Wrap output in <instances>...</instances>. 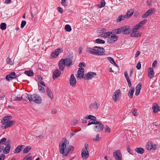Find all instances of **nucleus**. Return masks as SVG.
<instances>
[{
    "mask_svg": "<svg viewBox=\"0 0 160 160\" xmlns=\"http://www.w3.org/2000/svg\"><path fill=\"white\" fill-rule=\"evenodd\" d=\"M136 68L138 69H140L141 68V64L140 62H139L137 64L136 66Z\"/></svg>",
    "mask_w": 160,
    "mask_h": 160,
    "instance_id": "obj_62",
    "label": "nucleus"
},
{
    "mask_svg": "<svg viewBox=\"0 0 160 160\" xmlns=\"http://www.w3.org/2000/svg\"><path fill=\"white\" fill-rule=\"evenodd\" d=\"M135 151L138 153L142 154L144 152V149L141 147L137 148L135 149Z\"/></svg>",
    "mask_w": 160,
    "mask_h": 160,
    "instance_id": "obj_27",
    "label": "nucleus"
},
{
    "mask_svg": "<svg viewBox=\"0 0 160 160\" xmlns=\"http://www.w3.org/2000/svg\"><path fill=\"white\" fill-rule=\"evenodd\" d=\"M96 75L97 74L96 72H88L86 75V77H84V79L86 80L91 79Z\"/></svg>",
    "mask_w": 160,
    "mask_h": 160,
    "instance_id": "obj_13",
    "label": "nucleus"
},
{
    "mask_svg": "<svg viewBox=\"0 0 160 160\" xmlns=\"http://www.w3.org/2000/svg\"><path fill=\"white\" fill-rule=\"evenodd\" d=\"M152 109L154 113H157L160 111L158 105L156 103H154L152 107Z\"/></svg>",
    "mask_w": 160,
    "mask_h": 160,
    "instance_id": "obj_22",
    "label": "nucleus"
},
{
    "mask_svg": "<svg viewBox=\"0 0 160 160\" xmlns=\"http://www.w3.org/2000/svg\"><path fill=\"white\" fill-rule=\"evenodd\" d=\"M127 151L130 154H131L132 155H133V152L132 151V150L129 148V146H128L127 148Z\"/></svg>",
    "mask_w": 160,
    "mask_h": 160,
    "instance_id": "obj_61",
    "label": "nucleus"
},
{
    "mask_svg": "<svg viewBox=\"0 0 160 160\" xmlns=\"http://www.w3.org/2000/svg\"><path fill=\"white\" fill-rule=\"evenodd\" d=\"M122 33L123 34H129L131 32V28L129 26H127L122 27Z\"/></svg>",
    "mask_w": 160,
    "mask_h": 160,
    "instance_id": "obj_12",
    "label": "nucleus"
},
{
    "mask_svg": "<svg viewBox=\"0 0 160 160\" xmlns=\"http://www.w3.org/2000/svg\"><path fill=\"white\" fill-rule=\"evenodd\" d=\"M124 75L126 79V80L127 81L128 85L129 87H130L131 86V82L130 81V79H129V77L128 75V73L127 72L125 71L124 73Z\"/></svg>",
    "mask_w": 160,
    "mask_h": 160,
    "instance_id": "obj_24",
    "label": "nucleus"
},
{
    "mask_svg": "<svg viewBox=\"0 0 160 160\" xmlns=\"http://www.w3.org/2000/svg\"><path fill=\"white\" fill-rule=\"evenodd\" d=\"M105 132H110L111 131L110 128L108 127L107 125L105 126Z\"/></svg>",
    "mask_w": 160,
    "mask_h": 160,
    "instance_id": "obj_52",
    "label": "nucleus"
},
{
    "mask_svg": "<svg viewBox=\"0 0 160 160\" xmlns=\"http://www.w3.org/2000/svg\"><path fill=\"white\" fill-rule=\"evenodd\" d=\"M112 33V32H105L101 34L100 36L104 37L105 38H107L109 37L110 35Z\"/></svg>",
    "mask_w": 160,
    "mask_h": 160,
    "instance_id": "obj_29",
    "label": "nucleus"
},
{
    "mask_svg": "<svg viewBox=\"0 0 160 160\" xmlns=\"http://www.w3.org/2000/svg\"><path fill=\"white\" fill-rule=\"evenodd\" d=\"M89 156V153L88 150L85 149H82V158H87Z\"/></svg>",
    "mask_w": 160,
    "mask_h": 160,
    "instance_id": "obj_19",
    "label": "nucleus"
},
{
    "mask_svg": "<svg viewBox=\"0 0 160 160\" xmlns=\"http://www.w3.org/2000/svg\"><path fill=\"white\" fill-rule=\"evenodd\" d=\"M68 143V141L65 139L62 143H60L59 145L60 153L66 156L70 153L71 151H73L74 149V147L72 146H70L69 147H68L67 145Z\"/></svg>",
    "mask_w": 160,
    "mask_h": 160,
    "instance_id": "obj_1",
    "label": "nucleus"
},
{
    "mask_svg": "<svg viewBox=\"0 0 160 160\" xmlns=\"http://www.w3.org/2000/svg\"><path fill=\"white\" fill-rule=\"evenodd\" d=\"M137 111V110L136 109H134L132 112L133 114L135 116H137L138 115Z\"/></svg>",
    "mask_w": 160,
    "mask_h": 160,
    "instance_id": "obj_58",
    "label": "nucleus"
},
{
    "mask_svg": "<svg viewBox=\"0 0 160 160\" xmlns=\"http://www.w3.org/2000/svg\"><path fill=\"white\" fill-rule=\"evenodd\" d=\"M6 24L5 23H2L0 25V28L2 30H4L6 28Z\"/></svg>",
    "mask_w": 160,
    "mask_h": 160,
    "instance_id": "obj_46",
    "label": "nucleus"
},
{
    "mask_svg": "<svg viewBox=\"0 0 160 160\" xmlns=\"http://www.w3.org/2000/svg\"><path fill=\"white\" fill-rule=\"evenodd\" d=\"M146 146L147 149L149 150L152 149L155 150L157 147V146L156 144H154L153 145L152 143L151 142H148Z\"/></svg>",
    "mask_w": 160,
    "mask_h": 160,
    "instance_id": "obj_14",
    "label": "nucleus"
},
{
    "mask_svg": "<svg viewBox=\"0 0 160 160\" xmlns=\"http://www.w3.org/2000/svg\"><path fill=\"white\" fill-rule=\"evenodd\" d=\"M73 57L72 55H68L66 58L63 59L66 66L69 67L72 65Z\"/></svg>",
    "mask_w": 160,
    "mask_h": 160,
    "instance_id": "obj_6",
    "label": "nucleus"
},
{
    "mask_svg": "<svg viewBox=\"0 0 160 160\" xmlns=\"http://www.w3.org/2000/svg\"><path fill=\"white\" fill-rule=\"evenodd\" d=\"M46 91L48 96L51 99H52L53 98V95L51 90L48 88H47Z\"/></svg>",
    "mask_w": 160,
    "mask_h": 160,
    "instance_id": "obj_32",
    "label": "nucleus"
},
{
    "mask_svg": "<svg viewBox=\"0 0 160 160\" xmlns=\"http://www.w3.org/2000/svg\"><path fill=\"white\" fill-rule=\"evenodd\" d=\"M154 72H153V70L152 68H149L148 77L151 79L153 78L154 76Z\"/></svg>",
    "mask_w": 160,
    "mask_h": 160,
    "instance_id": "obj_23",
    "label": "nucleus"
},
{
    "mask_svg": "<svg viewBox=\"0 0 160 160\" xmlns=\"http://www.w3.org/2000/svg\"><path fill=\"white\" fill-rule=\"evenodd\" d=\"M84 68H79L78 72V78H84Z\"/></svg>",
    "mask_w": 160,
    "mask_h": 160,
    "instance_id": "obj_16",
    "label": "nucleus"
},
{
    "mask_svg": "<svg viewBox=\"0 0 160 160\" xmlns=\"http://www.w3.org/2000/svg\"><path fill=\"white\" fill-rule=\"evenodd\" d=\"M31 149V147L29 146H28L23 150V152L25 153H28Z\"/></svg>",
    "mask_w": 160,
    "mask_h": 160,
    "instance_id": "obj_40",
    "label": "nucleus"
},
{
    "mask_svg": "<svg viewBox=\"0 0 160 160\" xmlns=\"http://www.w3.org/2000/svg\"><path fill=\"white\" fill-rule=\"evenodd\" d=\"M122 29H123V28L121 27L117 29H114L112 31V32L114 34H120L122 32Z\"/></svg>",
    "mask_w": 160,
    "mask_h": 160,
    "instance_id": "obj_26",
    "label": "nucleus"
},
{
    "mask_svg": "<svg viewBox=\"0 0 160 160\" xmlns=\"http://www.w3.org/2000/svg\"><path fill=\"white\" fill-rule=\"evenodd\" d=\"M5 155L4 154H2L0 155V160H4L5 158Z\"/></svg>",
    "mask_w": 160,
    "mask_h": 160,
    "instance_id": "obj_60",
    "label": "nucleus"
},
{
    "mask_svg": "<svg viewBox=\"0 0 160 160\" xmlns=\"http://www.w3.org/2000/svg\"><path fill=\"white\" fill-rule=\"evenodd\" d=\"M26 98L28 99L29 101L31 102H34L36 103L39 104L41 102V99L40 97L38 95L36 94H33L32 95L28 94L26 93Z\"/></svg>",
    "mask_w": 160,
    "mask_h": 160,
    "instance_id": "obj_3",
    "label": "nucleus"
},
{
    "mask_svg": "<svg viewBox=\"0 0 160 160\" xmlns=\"http://www.w3.org/2000/svg\"><path fill=\"white\" fill-rule=\"evenodd\" d=\"M24 146L23 145H19L14 149L13 152L15 153H19L22 150V148Z\"/></svg>",
    "mask_w": 160,
    "mask_h": 160,
    "instance_id": "obj_25",
    "label": "nucleus"
},
{
    "mask_svg": "<svg viewBox=\"0 0 160 160\" xmlns=\"http://www.w3.org/2000/svg\"><path fill=\"white\" fill-rule=\"evenodd\" d=\"M134 92V88L133 87H131L128 93V95L132 98L133 97V93Z\"/></svg>",
    "mask_w": 160,
    "mask_h": 160,
    "instance_id": "obj_34",
    "label": "nucleus"
},
{
    "mask_svg": "<svg viewBox=\"0 0 160 160\" xmlns=\"http://www.w3.org/2000/svg\"><path fill=\"white\" fill-rule=\"evenodd\" d=\"M78 122V120L75 119H74L73 120L72 125V126H75V125Z\"/></svg>",
    "mask_w": 160,
    "mask_h": 160,
    "instance_id": "obj_53",
    "label": "nucleus"
},
{
    "mask_svg": "<svg viewBox=\"0 0 160 160\" xmlns=\"http://www.w3.org/2000/svg\"><path fill=\"white\" fill-rule=\"evenodd\" d=\"M1 122L2 123V128L4 129H6L13 125L15 124V122L14 121L9 120L8 121Z\"/></svg>",
    "mask_w": 160,
    "mask_h": 160,
    "instance_id": "obj_4",
    "label": "nucleus"
},
{
    "mask_svg": "<svg viewBox=\"0 0 160 160\" xmlns=\"http://www.w3.org/2000/svg\"><path fill=\"white\" fill-rule=\"evenodd\" d=\"M6 62L9 65H12L13 64V62L9 58H7Z\"/></svg>",
    "mask_w": 160,
    "mask_h": 160,
    "instance_id": "obj_48",
    "label": "nucleus"
},
{
    "mask_svg": "<svg viewBox=\"0 0 160 160\" xmlns=\"http://www.w3.org/2000/svg\"><path fill=\"white\" fill-rule=\"evenodd\" d=\"M70 84L72 86L74 87L75 86L76 83V80L74 77V75L73 74H72L71 75L70 80Z\"/></svg>",
    "mask_w": 160,
    "mask_h": 160,
    "instance_id": "obj_15",
    "label": "nucleus"
},
{
    "mask_svg": "<svg viewBox=\"0 0 160 160\" xmlns=\"http://www.w3.org/2000/svg\"><path fill=\"white\" fill-rule=\"evenodd\" d=\"M57 9L58 12L61 14H62L63 12V10L62 8L60 7H58L57 8Z\"/></svg>",
    "mask_w": 160,
    "mask_h": 160,
    "instance_id": "obj_59",
    "label": "nucleus"
},
{
    "mask_svg": "<svg viewBox=\"0 0 160 160\" xmlns=\"http://www.w3.org/2000/svg\"><path fill=\"white\" fill-rule=\"evenodd\" d=\"M17 76L14 72H12L9 75H7L6 77V80L8 81H10L13 79L16 78Z\"/></svg>",
    "mask_w": 160,
    "mask_h": 160,
    "instance_id": "obj_9",
    "label": "nucleus"
},
{
    "mask_svg": "<svg viewBox=\"0 0 160 160\" xmlns=\"http://www.w3.org/2000/svg\"><path fill=\"white\" fill-rule=\"evenodd\" d=\"M147 5L148 6H152V0H149L147 2Z\"/></svg>",
    "mask_w": 160,
    "mask_h": 160,
    "instance_id": "obj_55",
    "label": "nucleus"
},
{
    "mask_svg": "<svg viewBox=\"0 0 160 160\" xmlns=\"http://www.w3.org/2000/svg\"><path fill=\"white\" fill-rule=\"evenodd\" d=\"M61 3L62 5L65 8L68 6L67 0H62Z\"/></svg>",
    "mask_w": 160,
    "mask_h": 160,
    "instance_id": "obj_43",
    "label": "nucleus"
},
{
    "mask_svg": "<svg viewBox=\"0 0 160 160\" xmlns=\"http://www.w3.org/2000/svg\"><path fill=\"white\" fill-rule=\"evenodd\" d=\"M134 12V11L133 9H131L128 11L127 14L125 15L126 17V18H128L132 15H133Z\"/></svg>",
    "mask_w": 160,
    "mask_h": 160,
    "instance_id": "obj_30",
    "label": "nucleus"
},
{
    "mask_svg": "<svg viewBox=\"0 0 160 160\" xmlns=\"http://www.w3.org/2000/svg\"><path fill=\"white\" fill-rule=\"evenodd\" d=\"M108 59L112 64H113L116 67H118V65L116 63L114 59L112 58L111 57H108Z\"/></svg>",
    "mask_w": 160,
    "mask_h": 160,
    "instance_id": "obj_36",
    "label": "nucleus"
},
{
    "mask_svg": "<svg viewBox=\"0 0 160 160\" xmlns=\"http://www.w3.org/2000/svg\"><path fill=\"white\" fill-rule=\"evenodd\" d=\"M142 84L141 83L139 82L138 83V85L136 86V92L135 95L136 96H138L139 94L140 91V90L142 88Z\"/></svg>",
    "mask_w": 160,
    "mask_h": 160,
    "instance_id": "obj_20",
    "label": "nucleus"
},
{
    "mask_svg": "<svg viewBox=\"0 0 160 160\" xmlns=\"http://www.w3.org/2000/svg\"><path fill=\"white\" fill-rule=\"evenodd\" d=\"M152 12L153 10L152 9H149L145 13L142 15V17L143 18H146L148 16L152 15Z\"/></svg>",
    "mask_w": 160,
    "mask_h": 160,
    "instance_id": "obj_21",
    "label": "nucleus"
},
{
    "mask_svg": "<svg viewBox=\"0 0 160 160\" xmlns=\"http://www.w3.org/2000/svg\"><path fill=\"white\" fill-rule=\"evenodd\" d=\"M7 139L5 138H3L0 140V144H3L6 141Z\"/></svg>",
    "mask_w": 160,
    "mask_h": 160,
    "instance_id": "obj_51",
    "label": "nucleus"
},
{
    "mask_svg": "<svg viewBox=\"0 0 160 160\" xmlns=\"http://www.w3.org/2000/svg\"><path fill=\"white\" fill-rule=\"evenodd\" d=\"M100 138L99 137V134H97L96 135V137L93 139V140L97 142H98L100 141Z\"/></svg>",
    "mask_w": 160,
    "mask_h": 160,
    "instance_id": "obj_49",
    "label": "nucleus"
},
{
    "mask_svg": "<svg viewBox=\"0 0 160 160\" xmlns=\"http://www.w3.org/2000/svg\"><path fill=\"white\" fill-rule=\"evenodd\" d=\"M26 22L25 21H22L21 22V27L23 28L26 24Z\"/></svg>",
    "mask_w": 160,
    "mask_h": 160,
    "instance_id": "obj_57",
    "label": "nucleus"
},
{
    "mask_svg": "<svg viewBox=\"0 0 160 160\" xmlns=\"http://www.w3.org/2000/svg\"><path fill=\"white\" fill-rule=\"evenodd\" d=\"M97 121H96V120H95V121H90L89 122V123H88V126L91 124L96 125V124Z\"/></svg>",
    "mask_w": 160,
    "mask_h": 160,
    "instance_id": "obj_56",
    "label": "nucleus"
},
{
    "mask_svg": "<svg viewBox=\"0 0 160 160\" xmlns=\"http://www.w3.org/2000/svg\"><path fill=\"white\" fill-rule=\"evenodd\" d=\"M61 74V72L58 69H56L53 73L52 78L54 80L56 78L59 77Z\"/></svg>",
    "mask_w": 160,
    "mask_h": 160,
    "instance_id": "obj_17",
    "label": "nucleus"
},
{
    "mask_svg": "<svg viewBox=\"0 0 160 160\" xmlns=\"http://www.w3.org/2000/svg\"><path fill=\"white\" fill-rule=\"evenodd\" d=\"M121 93V91L119 89L116 90L112 95V99L115 102H117L119 98V95Z\"/></svg>",
    "mask_w": 160,
    "mask_h": 160,
    "instance_id": "obj_8",
    "label": "nucleus"
},
{
    "mask_svg": "<svg viewBox=\"0 0 160 160\" xmlns=\"http://www.w3.org/2000/svg\"><path fill=\"white\" fill-rule=\"evenodd\" d=\"M118 39V37L115 35L114 33L111 35L110 37L108 39V42L110 43H112L117 41Z\"/></svg>",
    "mask_w": 160,
    "mask_h": 160,
    "instance_id": "obj_10",
    "label": "nucleus"
},
{
    "mask_svg": "<svg viewBox=\"0 0 160 160\" xmlns=\"http://www.w3.org/2000/svg\"><path fill=\"white\" fill-rule=\"evenodd\" d=\"M12 117L11 116H6L2 120L1 122L8 121L12 119Z\"/></svg>",
    "mask_w": 160,
    "mask_h": 160,
    "instance_id": "obj_35",
    "label": "nucleus"
},
{
    "mask_svg": "<svg viewBox=\"0 0 160 160\" xmlns=\"http://www.w3.org/2000/svg\"><path fill=\"white\" fill-rule=\"evenodd\" d=\"M25 74L28 76L32 77L34 76V73L32 70L30 71H25Z\"/></svg>",
    "mask_w": 160,
    "mask_h": 160,
    "instance_id": "obj_38",
    "label": "nucleus"
},
{
    "mask_svg": "<svg viewBox=\"0 0 160 160\" xmlns=\"http://www.w3.org/2000/svg\"><path fill=\"white\" fill-rule=\"evenodd\" d=\"M86 51L88 53L92 55L102 56L104 55L105 50L104 48L101 47L95 46L93 48L89 47L86 48Z\"/></svg>",
    "mask_w": 160,
    "mask_h": 160,
    "instance_id": "obj_2",
    "label": "nucleus"
},
{
    "mask_svg": "<svg viewBox=\"0 0 160 160\" xmlns=\"http://www.w3.org/2000/svg\"><path fill=\"white\" fill-rule=\"evenodd\" d=\"M126 18V17L125 15H121L119 16L117 18V19L116 20V22H118L122 20H123L125 19Z\"/></svg>",
    "mask_w": 160,
    "mask_h": 160,
    "instance_id": "obj_31",
    "label": "nucleus"
},
{
    "mask_svg": "<svg viewBox=\"0 0 160 160\" xmlns=\"http://www.w3.org/2000/svg\"><path fill=\"white\" fill-rule=\"evenodd\" d=\"M62 49L61 48H58L56 49L54 51L52 52L51 55V58H56L59 53L62 52Z\"/></svg>",
    "mask_w": 160,
    "mask_h": 160,
    "instance_id": "obj_11",
    "label": "nucleus"
},
{
    "mask_svg": "<svg viewBox=\"0 0 160 160\" xmlns=\"http://www.w3.org/2000/svg\"><path fill=\"white\" fill-rule=\"evenodd\" d=\"M141 27V26H140V25L138 23L134 27V29L136 28V30H138L140 27Z\"/></svg>",
    "mask_w": 160,
    "mask_h": 160,
    "instance_id": "obj_63",
    "label": "nucleus"
},
{
    "mask_svg": "<svg viewBox=\"0 0 160 160\" xmlns=\"http://www.w3.org/2000/svg\"><path fill=\"white\" fill-rule=\"evenodd\" d=\"M106 30L103 28H100L98 30V32L99 33H103L106 32Z\"/></svg>",
    "mask_w": 160,
    "mask_h": 160,
    "instance_id": "obj_47",
    "label": "nucleus"
},
{
    "mask_svg": "<svg viewBox=\"0 0 160 160\" xmlns=\"http://www.w3.org/2000/svg\"><path fill=\"white\" fill-rule=\"evenodd\" d=\"M105 1L104 0H102L101 1V4H100V6L99 7V8L103 7L105 6Z\"/></svg>",
    "mask_w": 160,
    "mask_h": 160,
    "instance_id": "obj_54",
    "label": "nucleus"
},
{
    "mask_svg": "<svg viewBox=\"0 0 160 160\" xmlns=\"http://www.w3.org/2000/svg\"><path fill=\"white\" fill-rule=\"evenodd\" d=\"M157 61L156 60H155L152 64V68H154L157 65Z\"/></svg>",
    "mask_w": 160,
    "mask_h": 160,
    "instance_id": "obj_64",
    "label": "nucleus"
},
{
    "mask_svg": "<svg viewBox=\"0 0 160 160\" xmlns=\"http://www.w3.org/2000/svg\"><path fill=\"white\" fill-rule=\"evenodd\" d=\"M94 108H95L97 109L98 108V105L96 102H94L91 104L90 105L89 108L90 110H92Z\"/></svg>",
    "mask_w": 160,
    "mask_h": 160,
    "instance_id": "obj_28",
    "label": "nucleus"
},
{
    "mask_svg": "<svg viewBox=\"0 0 160 160\" xmlns=\"http://www.w3.org/2000/svg\"><path fill=\"white\" fill-rule=\"evenodd\" d=\"M85 118V119H91L94 121H95L97 119L95 117L92 115H89L88 116H86Z\"/></svg>",
    "mask_w": 160,
    "mask_h": 160,
    "instance_id": "obj_37",
    "label": "nucleus"
},
{
    "mask_svg": "<svg viewBox=\"0 0 160 160\" xmlns=\"http://www.w3.org/2000/svg\"><path fill=\"white\" fill-rule=\"evenodd\" d=\"M130 36L132 37H139L141 36V35L138 33H136V32H132L130 34Z\"/></svg>",
    "mask_w": 160,
    "mask_h": 160,
    "instance_id": "obj_39",
    "label": "nucleus"
},
{
    "mask_svg": "<svg viewBox=\"0 0 160 160\" xmlns=\"http://www.w3.org/2000/svg\"><path fill=\"white\" fill-rule=\"evenodd\" d=\"M104 128V126L100 122L97 121L96 124L94 128V129L96 132L102 131Z\"/></svg>",
    "mask_w": 160,
    "mask_h": 160,
    "instance_id": "obj_5",
    "label": "nucleus"
},
{
    "mask_svg": "<svg viewBox=\"0 0 160 160\" xmlns=\"http://www.w3.org/2000/svg\"><path fill=\"white\" fill-rule=\"evenodd\" d=\"M64 29L67 32H70L71 31L72 29L71 26L69 25H66L65 26Z\"/></svg>",
    "mask_w": 160,
    "mask_h": 160,
    "instance_id": "obj_44",
    "label": "nucleus"
},
{
    "mask_svg": "<svg viewBox=\"0 0 160 160\" xmlns=\"http://www.w3.org/2000/svg\"><path fill=\"white\" fill-rule=\"evenodd\" d=\"M58 66L59 68L61 70L63 71L66 65L65 64L64 61L63 59H62L60 60L58 63Z\"/></svg>",
    "mask_w": 160,
    "mask_h": 160,
    "instance_id": "obj_18",
    "label": "nucleus"
},
{
    "mask_svg": "<svg viewBox=\"0 0 160 160\" xmlns=\"http://www.w3.org/2000/svg\"><path fill=\"white\" fill-rule=\"evenodd\" d=\"M147 20L146 19H144L141 21H140L138 24L140 26H141L142 27L144 24H145L147 22Z\"/></svg>",
    "mask_w": 160,
    "mask_h": 160,
    "instance_id": "obj_50",
    "label": "nucleus"
},
{
    "mask_svg": "<svg viewBox=\"0 0 160 160\" xmlns=\"http://www.w3.org/2000/svg\"><path fill=\"white\" fill-rule=\"evenodd\" d=\"M11 148L10 145H8L5 147L3 150V152L5 154H7L9 153Z\"/></svg>",
    "mask_w": 160,
    "mask_h": 160,
    "instance_id": "obj_33",
    "label": "nucleus"
},
{
    "mask_svg": "<svg viewBox=\"0 0 160 160\" xmlns=\"http://www.w3.org/2000/svg\"><path fill=\"white\" fill-rule=\"evenodd\" d=\"M38 90L42 93H43L45 92V89L44 88L39 84H38Z\"/></svg>",
    "mask_w": 160,
    "mask_h": 160,
    "instance_id": "obj_42",
    "label": "nucleus"
},
{
    "mask_svg": "<svg viewBox=\"0 0 160 160\" xmlns=\"http://www.w3.org/2000/svg\"><path fill=\"white\" fill-rule=\"evenodd\" d=\"M22 96L20 95H17V97H16L15 98H14L13 99V100L14 101H21L22 99Z\"/></svg>",
    "mask_w": 160,
    "mask_h": 160,
    "instance_id": "obj_41",
    "label": "nucleus"
},
{
    "mask_svg": "<svg viewBox=\"0 0 160 160\" xmlns=\"http://www.w3.org/2000/svg\"><path fill=\"white\" fill-rule=\"evenodd\" d=\"M113 155L116 160H122V154L119 150L115 151L113 153Z\"/></svg>",
    "mask_w": 160,
    "mask_h": 160,
    "instance_id": "obj_7",
    "label": "nucleus"
},
{
    "mask_svg": "<svg viewBox=\"0 0 160 160\" xmlns=\"http://www.w3.org/2000/svg\"><path fill=\"white\" fill-rule=\"evenodd\" d=\"M96 42L97 43L104 44L105 43V42L103 40L97 39L96 40Z\"/></svg>",
    "mask_w": 160,
    "mask_h": 160,
    "instance_id": "obj_45",
    "label": "nucleus"
}]
</instances>
